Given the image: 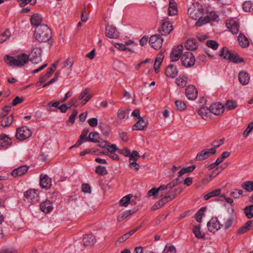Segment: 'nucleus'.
<instances>
[{
    "mask_svg": "<svg viewBox=\"0 0 253 253\" xmlns=\"http://www.w3.org/2000/svg\"><path fill=\"white\" fill-rule=\"evenodd\" d=\"M227 59H228L231 62L238 63L243 61V59L242 58H240L236 53L234 52L230 51V53L227 54Z\"/></svg>",
    "mask_w": 253,
    "mask_h": 253,
    "instance_id": "c85d7f7f",
    "label": "nucleus"
},
{
    "mask_svg": "<svg viewBox=\"0 0 253 253\" xmlns=\"http://www.w3.org/2000/svg\"><path fill=\"white\" fill-rule=\"evenodd\" d=\"M74 63V61L72 59L68 58L66 60V61L64 62L63 68H70L71 67Z\"/></svg>",
    "mask_w": 253,
    "mask_h": 253,
    "instance_id": "bf43d9fd",
    "label": "nucleus"
},
{
    "mask_svg": "<svg viewBox=\"0 0 253 253\" xmlns=\"http://www.w3.org/2000/svg\"><path fill=\"white\" fill-rule=\"evenodd\" d=\"M253 225V220L248 221L244 225L240 228L238 231V233L241 234L246 232L251 227L252 225Z\"/></svg>",
    "mask_w": 253,
    "mask_h": 253,
    "instance_id": "473e14b6",
    "label": "nucleus"
},
{
    "mask_svg": "<svg viewBox=\"0 0 253 253\" xmlns=\"http://www.w3.org/2000/svg\"><path fill=\"white\" fill-rule=\"evenodd\" d=\"M185 48L189 50H194L198 47V42L196 39L194 38L189 39L185 43Z\"/></svg>",
    "mask_w": 253,
    "mask_h": 253,
    "instance_id": "4be33fe9",
    "label": "nucleus"
},
{
    "mask_svg": "<svg viewBox=\"0 0 253 253\" xmlns=\"http://www.w3.org/2000/svg\"><path fill=\"white\" fill-rule=\"evenodd\" d=\"M105 34L111 39H116L119 36V33L116 28L110 25H107L106 27Z\"/></svg>",
    "mask_w": 253,
    "mask_h": 253,
    "instance_id": "ddd939ff",
    "label": "nucleus"
},
{
    "mask_svg": "<svg viewBox=\"0 0 253 253\" xmlns=\"http://www.w3.org/2000/svg\"><path fill=\"white\" fill-rule=\"evenodd\" d=\"M243 10L246 12H249L253 10V3L250 1H245L242 4Z\"/></svg>",
    "mask_w": 253,
    "mask_h": 253,
    "instance_id": "49530a36",
    "label": "nucleus"
},
{
    "mask_svg": "<svg viewBox=\"0 0 253 253\" xmlns=\"http://www.w3.org/2000/svg\"><path fill=\"white\" fill-rule=\"evenodd\" d=\"M119 152L126 157H129L130 155V150H129L126 148H124L122 149L119 150Z\"/></svg>",
    "mask_w": 253,
    "mask_h": 253,
    "instance_id": "69168bd1",
    "label": "nucleus"
},
{
    "mask_svg": "<svg viewBox=\"0 0 253 253\" xmlns=\"http://www.w3.org/2000/svg\"><path fill=\"white\" fill-rule=\"evenodd\" d=\"M187 77L184 75H180L178 78L176 79V84L178 86L184 87L187 84Z\"/></svg>",
    "mask_w": 253,
    "mask_h": 253,
    "instance_id": "f704fd0d",
    "label": "nucleus"
},
{
    "mask_svg": "<svg viewBox=\"0 0 253 253\" xmlns=\"http://www.w3.org/2000/svg\"><path fill=\"white\" fill-rule=\"evenodd\" d=\"M188 14L189 17L194 20H197L195 25L201 26L208 23L207 19H204V9L198 2L193 3L188 9Z\"/></svg>",
    "mask_w": 253,
    "mask_h": 253,
    "instance_id": "f257e3e1",
    "label": "nucleus"
},
{
    "mask_svg": "<svg viewBox=\"0 0 253 253\" xmlns=\"http://www.w3.org/2000/svg\"><path fill=\"white\" fill-rule=\"evenodd\" d=\"M230 52V51L228 50L226 47H224L222 48V50L219 54V56L220 57H223L224 59H227V57H228L227 54H228Z\"/></svg>",
    "mask_w": 253,
    "mask_h": 253,
    "instance_id": "052dcab7",
    "label": "nucleus"
},
{
    "mask_svg": "<svg viewBox=\"0 0 253 253\" xmlns=\"http://www.w3.org/2000/svg\"><path fill=\"white\" fill-rule=\"evenodd\" d=\"M147 194L149 197L153 196L155 198H157L159 196L158 190L157 188H153L149 190Z\"/></svg>",
    "mask_w": 253,
    "mask_h": 253,
    "instance_id": "4d7b16f0",
    "label": "nucleus"
},
{
    "mask_svg": "<svg viewBox=\"0 0 253 253\" xmlns=\"http://www.w3.org/2000/svg\"><path fill=\"white\" fill-rule=\"evenodd\" d=\"M244 212L248 218L253 217V205L247 206L244 209Z\"/></svg>",
    "mask_w": 253,
    "mask_h": 253,
    "instance_id": "79ce46f5",
    "label": "nucleus"
},
{
    "mask_svg": "<svg viewBox=\"0 0 253 253\" xmlns=\"http://www.w3.org/2000/svg\"><path fill=\"white\" fill-rule=\"evenodd\" d=\"M95 171L97 174L101 175H106L108 173L105 167H102L100 165L96 167Z\"/></svg>",
    "mask_w": 253,
    "mask_h": 253,
    "instance_id": "3c124183",
    "label": "nucleus"
},
{
    "mask_svg": "<svg viewBox=\"0 0 253 253\" xmlns=\"http://www.w3.org/2000/svg\"><path fill=\"white\" fill-rule=\"evenodd\" d=\"M30 60L29 56L25 54L22 53L17 55L16 57L10 56L9 55H5L4 61L9 66H16L18 67H22L25 64L27 63Z\"/></svg>",
    "mask_w": 253,
    "mask_h": 253,
    "instance_id": "7ed1b4c3",
    "label": "nucleus"
},
{
    "mask_svg": "<svg viewBox=\"0 0 253 253\" xmlns=\"http://www.w3.org/2000/svg\"><path fill=\"white\" fill-rule=\"evenodd\" d=\"M113 68L117 71H121L126 68V65L120 60H115L113 62Z\"/></svg>",
    "mask_w": 253,
    "mask_h": 253,
    "instance_id": "72a5a7b5",
    "label": "nucleus"
},
{
    "mask_svg": "<svg viewBox=\"0 0 253 253\" xmlns=\"http://www.w3.org/2000/svg\"><path fill=\"white\" fill-rule=\"evenodd\" d=\"M185 95L189 100H194L198 96V91L194 85H189L185 89Z\"/></svg>",
    "mask_w": 253,
    "mask_h": 253,
    "instance_id": "4468645a",
    "label": "nucleus"
},
{
    "mask_svg": "<svg viewBox=\"0 0 253 253\" xmlns=\"http://www.w3.org/2000/svg\"><path fill=\"white\" fill-rule=\"evenodd\" d=\"M206 45L212 49L213 50H216L217 49L218 46V43L213 40H208L206 42Z\"/></svg>",
    "mask_w": 253,
    "mask_h": 253,
    "instance_id": "8fccbe9b",
    "label": "nucleus"
},
{
    "mask_svg": "<svg viewBox=\"0 0 253 253\" xmlns=\"http://www.w3.org/2000/svg\"><path fill=\"white\" fill-rule=\"evenodd\" d=\"M88 123L92 127H95L97 125L98 121L95 118H92L88 120Z\"/></svg>",
    "mask_w": 253,
    "mask_h": 253,
    "instance_id": "774afa93",
    "label": "nucleus"
},
{
    "mask_svg": "<svg viewBox=\"0 0 253 253\" xmlns=\"http://www.w3.org/2000/svg\"><path fill=\"white\" fill-rule=\"evenodd\" d=\"M13 121V116L11 115L8 117H7L6 118H3L2 121H1V126L3 127H6L11 125L12 122Z\"/></svg>",
    "mask_w": 253,
    "mask_h": 253,
    "instance_id": "c03bdc74",
    "label": "nucleus"
},
{
    "mask_svg": "<svg viewBox=\"0 0 253 253\" xmlns=\"http://www.w3.org/2000/svg\"><path fill=\"white\" fill-rule=\"evenodd\" d=\"M177 6L176 2L174 0H169V15L173 16L177 14Z\"/></svg>",
    "mask_w": 253,
    "mask_h": 253,
    "instance_id": "b1692460",
    "label": "nucleus"
},
{
    "mask_svg": "<svg viewBox=\"0 0 253 253\" xmlns=\"http://www.w3.org/2000/svg\"><path fill=\"white\" fill-rule=\"evenodd\" d=\"M42 50L40 48L35 47L32 49L28 55L30 61L33 63L37 64L42 61Z\"/></svg>",
    "mask_w": 253,
    "mask_h": 253,
    "instance_id": "0eeeda50",
    "label": "nucleus"
},
{
    "mask_svg": "<svg viewBox=\"0 0 253 253\" xmlns=\"http://www.w3.org/2000/svg\"><path fill=\"white\" fill-rule=\"evenodd\" d=\"M216 151V149L213 147L209 149H204L197 154L196 160L200 161L207 159L211 154H215Z\"/></svg>",
    "mask_w": 253,
    "mask_h": 253,
    "instance_id": "1a4fd4ad",
    "label": "nucleus"
},
{
    "mask_svg": "<svg viewBox=\"0 0 253 253\" xmlns=\"http://www.w3.org/2000/svg\"><path fill=\"white\" fill-rule=\"evenodd\" d=\"M40 184L42 188L48 189L51 186V180L47 175L41 174Z\"/></svg>",
    "mask_w": 253,
    "mask_h": 253,
    "instance_id": "dca6fc26",
    "label": "nucleus"
},
{
    "mask_svg": "<svg viewBox=\"0 0 253 253\" xmlns=\"http://www.w3.org/2000/svg\"><path fill=\"white\" fill-rule=\"evenodd\" d=\"M95 242V238L91 234L86 235L83 238V244L84 246H91L94 244Z\"/></svg>",
    "mask_w": 253,
    "mask_h": 253,
    "instance_id": "a878e982",
    "label": "nucleus"
},
{
    "mask_svg": "<svg viewBox=\"0 0 253 253\" xmlns=\"http://www.w3.org/2000/svg\"><path fill=\"white\" fill-rule=\"evenodd\" d=\"M132 197V194H128L123 198L120 201V205L121 206L126 207L129 203H130V199Z\"/></svg>",
    "mask_w": 253,
    "mask_h": 253,
    "instance_id": "4c0bfd02",
    "label": "nucleus"
},
{
    "mask_svg": "<svg viewBox=\"0 0 253 253\" xmlns=\"http://www.w3.org/2000/svg\"><path fill=\"white\" fill-rule=\"evenodd\" d=\"M210 112L215 115L222 114L224 110V107L221 103L212 104L209 107Z\"/></svg>",
    "mask_w": 253,
    "mask_h": 253,
    "instance_id": "2eb2a0df",
    "label": "nucleus"
},
{
    "mask_svg": "<svg viewBox=\"0 0 253 253\" xmlns=\"http://www.w3.org/2000/svg\"><path fill=\"white\" fill-rule=\"evenodd\" d=\"M205 208H201L196 214L195 218L196 220L199 222H201L202 218V216L204 214V211Z\"/></svg>",
    "mask_w": 253,
    "mask_h": 253,
    "instance_id": "6e6d98bb",
    "label": "nucleus"
},
{
    "mask_svg": "<svg viewBox=\"0 0 253 253\" xmlns=\"http://www.w3.org/2000/svg\"><path fill=\"white\" fill-rule=\"evenodd\" d=\"M198 114L202 117V118L207 120L210 118V112L209 108L207 107H202L198 111Z\"/></svg>",
    "mask_w": 253,
    "mask_h": 253,
    "instance_id": "c756f323",
    "label": "nucleus"
},
{
    "mask_svg": "<svg viewBox=\"0 0 253 253\" xmlns=\"http://www.w3.org/2000/svg\"><path fill=\"white\" fill-rule=\"evenodd\" d=\"M182 65L186 68L193 66L195 63V59L192 53L187 51L184 52L181 56Z\"/></svg>",
    "mask_w": 253,
    "mask_h": 253,
    "instance_id": "20e7f679",
    "label": "nucleus"
},
{
    "mask_svg": "<svg viewBox=\"0 0 253 253\" xmlns=\"http://www.w3.org/2000/svg\"><path fill=\"white\" fill-rule=\"evenodd\" d=\"M82 191L84 193H89L91 192L90 186L88 184H83L82 186Z\"/></svg>",
    "mask_w": 253,
    "mask_h": 253,
    "instance_id": "0e129e2a",
    "label": "nucleus"
},
{
    "mask_svg": "<svg viewBox=\"0 0 253 253\" xmlns=\"http://www.w3.org/2000/svg\"><path fill=\"white\" fill-rule=\"evenodd\" d=\"M89 130L88 128H84L80 136L79 139L77 141L76 144L70 147V149H71L75 147H78L80 145H81L83 143V139H84L85 141V138H88V137H86V134L88 132Z\"/></svg>",
    "mask_w": 253,
    "mask_h": 253,
    "instance_id": "393cba45",
    "label": "nucleus"
},
{
    "mask_svg": "<svg viewBox=\"0 0 253 253\" xmlns=\"http://www.w3.org/2000/svg\"><path fill=\"white\" fill-rule=\"evenodd\" d=\"M175 104L176 109L179 111H182L186 108V104L182 100L176 101L175 102Z\"/></svg>",
    "mask_w": 253,
    "mask_h": 253,
    "instance_id": "603ef678",
    "label": "nucleus"
},
{
    "mask_svg": "<svg viewBox=\"0 0 253 253\" xmlns=\"http://www.w3.org/2000/svg\"><path fill=\"white\" fill-rule=\"evenodd\" d=\"M218 18V16L214 12H211L207 17H204V19H207L208 23L211 21H215Z\"/></svg>",
    "mask_w": 253,
    "mask_h": 253,
    "instance_id": "5fc2aeb1",
    "label": "nucleus"
},
{
    "mask_svg": "<svg viewBox=\"0 0 253 253\" xmlns=\"http://www.w3.org/2000/svg\"><path fill=\"white\" fill-rule=\"evenodd\" d=\"M11 139L6 135H0V148H6L11 144Z\"/></svg>",
    "mask_w": 253,
    "mask_h": 253,
    "instance_id": "bb28decb",
    "label": "nucleus"
},
{
    "mask_svg": "<svg viewBox=\"0 0 253 253\" xmlns=\"http://www.w3.org/2000/svg\"><path fill=\"white\" fill-rule=\"evenodd\" d=\"M32 131L28 127L25 126L17 128L16 137L19 140H24L30 137L32 135Z\"/></svg>",
    "mask_w": 253,
    "mask_h": 253,
    "instance_id": "423d86ee",
    "label": "nucleus"
},
{
    "mask_svg": "<svg viewBox=\"0 0 253 253\" xmlns=\"http://www.w3.org/2000/svg\"><path fill=\"white\" fill-rule=\"evenodd\" d=\"M193 232L197 238L201 239L205 238L204 233H201L200 231V226H199V227L194 226L193 229Z\"/></svg>",
    "mask_w": 253,
    "mask_h": 253,
    "instance_id": "09e8293b",
    "label": "nucleus"
},
{
    "mask_svg": "<svg viewBox=\"0 0 253 253\" xmlns=\"http://www.w3.org/2000/svg\"><path fill=\"white\" fill-rule=\"evenodd\" d=\"M227 28L233 34H237L239 32V23L235 19H228L226 21Z\"/></svg>",
    "mask_w": 253,
    "mask_h": 253,
    "instance_id": "9d476101",
    "label": "nucleus"
},
{
    "mask_svg": "<svg viewBox=\"0 0 253 253\" xmlns=\"http://www.w3.org/2000/svg\"><path fill=\"white\" fill-rule=\"evenodd\" d=\"M34 36L39 42H47L51 38V31L47 25L42 24L36 27Z\"/></svg>",
    "mask_w": 253,
    "mask_h": 253,
    "instance_id": "f03ea898",
    "label": "nucleus"
},
{
    "mask_svg": "<svg viewBox=\"0 0 253 253\" xmlns=\"http://www.w3.org/2000/svg\"><path fill=\"white\" fill-rule=\"evenodd\" d=\"M11 36V32L9 30H6L0 35V43L6 41Z\"/></svg>",
    "mask_w": 253,
    "mask_h": 253,
    "instance_id": "a19ab883",
    "label": "nucleus"
},
{
    "mask_svg": "<svg viewBox=\"0 0 253 253\" xmlns=\"http://www.w3.org/2000/svg\"><path fill=\"white\" fill-rule=\"evenodd\" d=\"M163 253H176L175 248L171 244H167L165 246Z\"/></svg>",
    "mask_w": 253,
    "mask_h": 253,
    "instance_id": "de8ad7c7",
    "label": "nucleus"
},
{
    "mask_svg": "<svg viewBox=\"0 0 253 253\" xmlns=\"http://www.w3.org/2000/svg\"><path fill=\"white\" fill-rule=\"evenodd\" d=\"M78 115V111L76 110H73L71 115L69 116V121L72 124H74L75 120Z\"/></svg>",
    "mask_w": 253,
    "mask_h": 253,
    "instance_id": "680f3d73",
    "label": "nucleus"
},
{
    "mask_svg": "<svg viewBox=\"0 0 253 253\" xmlns=\"http://www.w3.org/2000/svg\"><path fill=\"white\" fill-rule=\"evenodd\" d=\"M174 198V196H172L170 194L167 195L162 198L160 200L162 202L163 204L164 205L165 204L168 203L169 201H171Z\"/></svg>",
    "mask_w": 253,
    "mask_h": 253,
    "instance_id": "13d9d810",
    "label": "nucleus"
},
{
    "mask_svg": "<svg viewBox=\"0 0 253 253\" xmlns=\"http://www.w3.org/2000/svg\"><path fill=\"white\" fill-rule=\"evenodd\" d=\"M52 209V203L49 200H45L40 204V209L44 213H49Z\"/></svg>",
    "mask_w": 253,
    "mask_h": 253,
    "instance_id": "aec40b11",
    "label": "nucleus"
},
{
    "mask_svg": "<svg viewBox=\"0 0 253 253\" xmlns=\"http://www.w3.org/2000/svg\"><path fill=\"white\" fill-rule=\"evenodd\" d=\"M135 212L134 211L131 210H126L123 212H122L121 214H120L117 218V220L119 222H121L127 217L128 216L130 215L132 213Z\"/></svg>",
    "mask_w": 253,
    "mask_h": 253,
    "instance_id": "e433bc0d",
    "label": "nucleus"
},
{
    "mask_svg": "<svg viewBox=\"0 0 253 253\" xmlns=\"http://www.w3.org/2000/svg\"><path fill=\"white\" fill-rule=\"evenodd\" d=\"M148 123L147 121L142 118H140L139 120L132 126L133 130H144L147 127Z\"/></svg>",
    "mask_w": 253,
    "mask_h": 253,
    "instance_id": "5701e85b",
    "label": "nucleus"
},
{
    "mask_svg": "<svg viewBox=\"0 0 253 253\" xmlns=\"http://www.w3.org/2000/svg\"><path fill=\"white\" fill-rule=\"evenodd\" d=\"M24 100V98L23 97H20L19 96H16L12 101V104L13 106H16L17 104L21 103Z\"/></svg>",
    "mask_w": 253,
    "mask_h": 253,
    "instance_id": "338daca9",
    "label": "nucleus"
},
{
    "mask_svg": "<svg viewBox=\"0 0 253 253\" xmlns=\"http://www.w3.org/2000/svg\"><path fill=\"white\" fill-rule=\"evenodd\" d=\"M220 192H221L220 189H217L214 190L212 191L211 192L206 194L204 196V199L206 200H208L209 199H210L211 198L219 195L220 194Z\"/></svg>",
    "mask_w": 253,
    "mask_h": 253,
    "instance_id": "ea45409f",
    "label": "nucleus"
},
{
    "mask_svg": "<svg viewBox=\"0 0 253 253\" xmlns=\"http://www.w3.org/2000/svg\"><path fill=\"white\" fill-rule=\"evenodd\" d=\"M163 58L164 53L161 52L158 54L157 57H156L154 65V68L156 73H158L159 71V70L163 61Z\"/></svg>",
    "mask_w": 253,
    "mask_h": 253,
    "instance_id": "cd10ccee",
    "label": "nucleus"
},
{
    "mask_svg": "<svg viewBox=\"0 0 253 253\" xmlns=\"http://www.w3.org/2000/svg\"><path fill=\"white\" fill-rule=\"evenodd\" d=\"M98 133L96 132H91L88 135V138H85V141H90L93 142H98Z\"/></svg>",
    "mask_w": 253,
    "mask_h": 253,
    "instance_id": "58836bf2",
    "label": "nucleus"
},
{
    "mask_svg": "<svg viewBox=\"0 0 253 253\" xmlns=\"http://www.w3.org/2000/svg\"><path fill=\"white\" fill-rule=\"evenodd\" d=\"M238 78L240 83L243 85L247 84L250 79L249 74L245 71H242L239 72Z\"/></svg>",
    "mask_w": 253,
    "mask_h": 253,
    "instance_id": "412c9836",
    "label": "nucleus"
},
{
    "mask_svg": "<svg viewBox=\"0 0 253 253\" xmlns=\"http://www.w3.org/2000/svg\"><path fill=\"white\" fill-rule=\"evenodd\" d=\"M253 129V123L251 122L249 124L243 133V136L244 137H247L249 133L252 131V130Z\"/></svg>",
    "mask_w": 253,
    "mask_h": 253,
    "instance_id": "864d4df0",
    "label": "nucleus"
},
{
    "mask_svg": "<svg viewBox=\"0 0 253 253\" xmlns=\"http://www.w3.org/2000/svg\"><path fill=\"white\" fill-rule=\"evenodd\" d=\"M237 106V102L233 100H228L226 104L225 108L228 110L235 109Z\"/></svg>",
    "mask_w": 253,
    "mask_h": 253,
    "instance_id": "37998d69",
    "label": "nucleus"
},
{
    "mask_svg": "<svg viewBox=\"0 0 253 253\" xmlns=\"http://www.w3.org/2000/svg\"><path fill=\"white\" fill-rule=\"evenodd\" d=\"M149 42L153 48L157 50L162 46L163 39L160 35L156 34L150 37Z\"/></svg>",
    "mask_w": 253,
    "mask_h": 253,
    "instance_id": "6e6552de",
    "label": "nucleus"
},
{
    "mask_svg": "<svg viewBox=\"0 0 253 253\" xmlns=\"http://www.w3.org/2000/svg\"><path fill=\"white\" fill-rule=\"evenodd\" d=\"M241 187L247 191L251 192L253 191V181H246L242 184Z\"/></svg>",
    "mask_w": 253,
    "mask_h": 253,
    "instance_id": "c9c22d12",
    "label": "nucleus"
},
{
    "mask_svg": "<svg viewBox=\"0 0 253 253\" xmlns=\"http://www.w3.org/2000/svg\"><path fill=\"white\" fill-rule=\"evenodd\" d=\"M172 30L173 27L171 23L169 21H166L162 23L160 31L162 35H167Z\"/></svg>",
    "mask_w": 253,
    "mask_h": 253,
    "instance_id": "f3484780",
    "label": "nucleus"
},
{
    "mask_svg": "<svg viewBox=\"0 0 253 253\" xmlns=\"http://www.w3.org/2000/svg\"><path fill=\"white\" fill-rule=\"evenodd\" d=\"M0 253H16V251L13 248H4L0 250Z\"/></svg>",
    "mask_w": 253,
    "mask_h": 253,
    "instance_id": "e2e57ef3",
    "label": "nucleus"
},
{
    "mask_svg": "<svg viewBox=\"0 0 253 253\" xmlns=\"http://www.w3.org/2000/svg\"><path fill=\"white\" fill-rule=\"evenodd\" d=\"M183 47L182 45H178L176 48H174L170 53V59L171 62L177 61L182 55Z\"/></svg>",
    "mask_w": 253,
    "mask_h": 253,
    "instance_id": "f8f14e48",
    "label": "nucleus"
},
{
    "mask_svg": "<svg viewBox=\"0 0 253 253\" xmlns=\"http://www.w3.org/2000/svg\"><path fill=\"white\" fill-rule=\"evenodd\" d=\"M24 201L30 203H35L39 200V194L35 189H29L24 192Z\"/></svg>",
    "mask_w": 253,
    "mask_h": 253,
    "instance_id": "39448f33",
    "label": "nucleus"
},
{
    "mask_svg": "<svg viewBox=\"0 0 253 253\" xmlns=\"http://www.w3.org/2000/svg\"><path fill=\"white\" fill-rule=\"evenodd\" d=\"M238 40L239 45L242 47H246L249 45L248 39L242 34H239Z\"/></svg>",
    "mask_w": 253,
    "mask_h": 253,
    "instance_id": "2f4dec72",
    "label": "nucleus"
},
{
    "mask_svg": "<svg viewBox=\"0 0 253 253\" xmlns=\"http://www.w3.org/2000/svg\"><path fill=\"white\" fill-rule=\"evenodd\" d=\"M28 169L29 167L26 165L19 167V168L14 169L11 172V175L14 177L21 176L28 171Z\"/></svg>",
    "mask_w": 253,
    "mask_h": 253,
    "instance_id": "a211bd4d",
    "label": "nucleus"
},
{
    "mask_svg": "<svg viewBox=\"0 0 253 253\" xmlns=\"http://www.w3.org/2000/svg\"><path fill=\"white\" fill-rule=\"evenodd\" d=\"M222 225L219 223L216 217H213L208 222L207 227L208 230L211 232H214L220 229Z\"/></svg>",
    "mask_w": 253,
    "mask_h": 253,
    "instance_id": "9b49d317",
    "label": "nucleus"
},
{
    "mask_svg": "<svg viewBox=\"0 0 253 253\" xmlns=\"http://www.w3.org/2000/svg\"><path fill=\"white\" fill-rule=\"evenodd\" d=\"M135 233V231H130L124 234L118 240V242L120 243L125 242L128 239L131 235Z\"/></svg>",
    "mask_w": 253,
    "mask_h": 253,
    "instance_id": "a18cd8bd",
    "label": "nucleus"
},
{
    "mask_svg": "<svg viewBox=\"0 0 253 253\" xmlns=\"http://www.w3.org/2000/svg\"><path fill=\"white\" fill-rule=\"evenodd\" d=\"M178 73V70L175 66L173 64L169 65L165 70V74L167 77L173 78Z\"/></svg>",
    "mask_w": 253,
    "mask_h": 253,
    "instance_id": "6ab92c4d",
    "label": "nucleus"
},
{
    "mask_svg": "<svg viewBox=\"0 0 253 253\" xmlns=\"http://www.w3.org/2000/svg\"><path fill=\"white\" fill-rule=\"evenodd\" d=\"M30 21L32 25L36 26L37 27H39L42 21V17L40 14L36 13L32 16Z\"/></svg>",
    "mask_w": 253,
    "mask_h": 253,
    "instance_id": "7c9ffc66",
    "label": "nucleus"
}]
</instances>
